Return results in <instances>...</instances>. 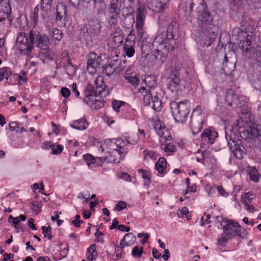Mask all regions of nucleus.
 <instances>
[{"mask_svg":"<svg viewBox=\"0 0 261 261\" xmlns=\"http://www.w3.org/2000/svg\"><path fill=\"white\" fill-rule=\"evenodd\" d=\"M54 3V0H41V15L43 20L46 19L48 12L51 10Z\"/></svg>","mask_w":261,"mask_h":261,"instance_id":"nucleus-17","label":"nucleus"},{"mask_svg":"<svg viewBox=\"0 0 261 261\" xmlns=\"http://www.w3.org/2000/svg\"><path fill=\"white\" fill-rule=\"evenodd\" d=\"M56 64L57 66L56 68L57 69L61 68L62 67H64L67 70L71 73H74L75 71V65L72 63L70 58H67V60L63 63L60 61L59 63H58L57 61L56 62Z\"/></svg>","mask_w":261,"mask_h":261,"instance_id":"nucleus-21","label":"nucleus"},{"mask_svg":"<svg viewBox=\"0 0 261 261\" xmlns=\"http://www.w3.org/2000/svg\"><path fill=\"white\" fill-rule=\"evenodd\" d=\"M237 98V95L234 94L233 91L231 89L227 90L225 98V103L227 106L232 107L233 101Z\"/></svg>","mask_w":261,"mask_h":261,"instance_id":"nucleus-26","label":"nucleus"},{"mask_svg":"<svg viewBox=\"0 0 261 261\" xmlns=\"http://www.w3.org/2000/svg\"><path fill=\"white\" fill-rule=\"evenodd\" d=\"M95 164L97 166H101L103 164V162L105 161L104 158H102L101 157L95 158Z\"/></svg>","mask_w":261,"mask_h":261,"instance_id":"nucleus-54","label":"nucleus"},{"mask_svg":"<svg viewBox=\"0 0 261 261\" xmlns=\"http://www.w3.org/2000/svg\"><path fill=\"white\" fill-rule=\"evenodd\" d=\"M205 190L208 196L212 197L213 194L216 192L215 188L212 187L210 185H206L205 187Z\"/></svg>","mask_w":261,"mask_h":261,"instance_id":"nucleus-46","label":"nucleus"},{"mask_svg":"<svg viewBox=\"0 0 261 261\" xmlns=\"http://www.w3.org/2000/svg\"><path fill=\"white\" fill-rule=\"evenodd\" d=\"M164 254L162 256V257L165 260H168L170 256V254L169 253V251L168 249H164Z\"/></svg>","mask_w":261,"mask_h":261,"instance_id":"nucleus-60","label":"nucleus"},{"mask_svg":"<svg viewBox=\"0 0 261 261\" xmlns=\"http://www.w3.org/2000/svg\"><path fill=\"white\" fill-rule=\"evenodd\" d=\"M101 23L99 19L94 17L88 20V28L84 26L81 30V33H83V36L87 37L89 35H97L100 32Z\"/></svg>","mask_w":261,"mask_h":261,"instance_id":"nucleus-10","label":"nucleus"},{"mask_svg":"<svg viewBox=\"0 0 261 261\" xmlns=\"http://www.w3.org/2000/svg\"><path fill=\"white\" fill-rule=\"evenodd\" d=\"M124 103V102H123L122 101L115 100L112 101V106L113 109L115 111L119 112L120 108Z\"/></svg>","mask_w":261,"mask_h":261,"instance_id":"nucleus-39","label":"nucleus"},{"mask_svg":"<svg viewBox=\"0 0 261 261\" xmlns=\"http://www.w3.org/2000/svg\"><path fill=\"white\" fill-rule=\"evenodd\" d=\"M34 220L33 218H30L28 220V226L32 230H36V226L34 223Z\"/></svg>","mask_w":261,"mask_h":261,"instance_id":"nucleus-56","label":"nucleus"},{"mask_svg":"<svg viewBox=\"0 0 261 261\" xmlns=\"http://www.w3.org/2000/svg\"><path fill=\"white\" fill-rule=\"evenodd\" d=\"M69 250V247L68 246L67 247L61 250L59 253V256L58 258L56 257H54V259L55 260H61L63 258H65L67 257L68 252Z\"/></svg>","mask_w":261,"mask_h":261,"instance_id":"nucleus-37","label":"nucleus"},{"mask_svg":"<svg viewBox=\"0 0 261 261\" xmlns=\"http://www.w3.org/2000/svg\"><path fill=\"white\" fill-rule=\"evenodd\" d=\"M87 70L91 74L96 72V69L100 65L102 59L100 56L97 55L95 53L92 52L87 56Z\"/></svg>","mask_w":261,"mask_h":261,"instance_id":"nucleus-11","label":"nucleus"},{"mask_svg":"<svg viewBox=\"0 0 261 261\" xmlns=\"http://www.w3.org/2000/svg\"><path fill=\"white\" fill-rule=\"evenodd\" d=\"M167 162L164 158H160L159 161L155 165V168L159 173L162 174L164 173L166 167Z\"/></svg>","mask_w":261,"mask_h":261,"instance_id":"nucleus-27","label":"nucleus"},{"mask_svg":"<svg viewBox=\"0 0 261 261\" xmlns=\"http://www.w3.org/2000/svg\"><path fill=\"white\" fill-rule=\"evenodd\" d=\"M222 221L225 223L222 227L224 235L228 236V238L233 239L235 237L245 239L248 232L245 228H242L238 222L233 220L221 217Z\"/></svg>","mask_w":261,"mask_h":261,"instance_id":"nucleus-7","label":"nucleus"},{"mask_svg":"<svg viewBox=\"0 0 261 261\" xmlns=\"http://www.w3.org/2000/svg\"><path fill=\"white\" fill-rule=\"evenodd\" d=\"M195 122L194 121L193 118L192 117L190 125L191 127V129L193 134H197L202 128L203 127V120L201 119L200 121L198 123V126H196Z\"/></svg>","mask_w":261,"mask_h":261,"instance_id":"nucleus-29","label":"nucleus"},{"mask_svg":"<svg viewBox=\"0 0 261 261\" xmlns=\"http://www.w3.org/2000/svg\"><path fill=\"white\" fill-rule=\"evenodd\" d=\"M9 127L11 131H15L16 133L19 130V126L18 125L17 122L15 121L10 122L9 124Z\"/></svg>","mask_w":261,"mask_h":261,"instance_id":"nucleus-43","label":"nucleus"},{"mask_svg":"<svg viewBox=\"0 0 261 261\" xmlns=\"http://www.w3.org/2000/svg\"><path fill=\"white\" fill-rule=\"evenodd\" d=\"M49 40L47 36L37 30H31L29 34L20 32L17 34L16 47L21 55L31 57L35 45L42 50L49 48Z\"/></svg>","mask_w":261,"mask_h":261,"instance_id":"nucleus-3","label":"nucleus"},{"mask_svg":"<svg viewBox=\"0 0 261 261\" xmlns=\"http://www.w3.org/2000/svg\"><path fill=\"white\" fill-rule=\"evenodd\" d=\"M127 203L123 201H119L115 205L114 209L117 211H121L126 207Z\"/></svg>","mask_w":261,"mask_h":261,"instance_id":"nucleus-40","label":"nucleus"},{"mask_svg":"<svg viewBox=\"0 0 261 261\" xmlns=\"http://www.w3.org/2000/svg\"><path fill=\"white\" fill-rule=\"evenodd\" d=\"M124 239L126 240V246H129L135 243L136 238L133 233H128L124 236Z\"/></svg>","mask_w":261,"mask_h":261,"instance_id":"nucleus-31","label":"nucleus"},{"mask_svg":"<svg viewBox=\"0 0 261 261\" xmlns=\"http://www.w3.org/2000/svg\"><path fill=\"white\" fill-rule=\"evenodd\" d=\"M44 149H51V152L53 154H59L61 153L63 149V146L62 145H57L51 141H45L43 146Z\"/></svg>","mask_w":261,"mask_h":261,"instance_id":"nucleus-18","label":"nucleus"},{"mask_svg":"<svg viewBox=\"0 0 261 261\" xmlns=\"http://www.w3.org/2000/svg\"><path fill=\"white\" fill-rule=\"evenodd\" d=\"M13 74L12 70L7 67H4L0 69V81L4 79L8 80L10 76Z\"/></svg>","mask_w":261,"mask_h":261,"instance_id":"nucleus-28","label":"nucleus"},{"mask_svg":"<svg viewBox=\"0 0 261 261\" xmlns=\"http://www.w3.org/2000/svg\"><path fill=\"white\" fill-rule=\"evenodd\" d=\"M41 229L42 230L44 238H47L48 240H51L53 238V236L51 234V227L50 226H43L41 227Z\"/></svg>","mask_w":261,"mask_h":261,"instance_id":"nucleus-34","label":"nucleus"},{"mask_svg":"<svg viewBox=\"0 0 261 261\" xmlns=\"http://www.w3.org/2000/svg\"><path fill=\"white\" fill-rule=\"evenodd\" d=\"M67 13V7L65 5L61 4L57 6L56 23L59 27H64L66 25Z\"/></svg>","mask_w":261,"mask_h":261,"instance_id":"nucleus-14","label":"nucleus"},{"mask_svg":"<svg viewBox=\"0 0 261 261\" xmlns=\"http://www.w3.org/2000/svg\"><path fill=\"white\" fill-rule=\"evenodd\" d=\"M153 126L158 135L161 138L164 139L165 142L172 139V136L170 132L166 128L164 124L160 120L154 122Z\"/></svg>","mask_w":261,"mask_h":261,"instance_id":"nucleus-15","label":"nucleus"},{"mask_svg":"<svg viewBox=\"0 0 261 261\" xmlns=\"http://www.w3.org/2000/svg\"><path fill=\"white\" fill-rule=\"evenodd\" d=\"M254 195L250 192L246 193L244 195V199L248 202H251L254 197Z\"/></svg>","mask_w":261,"mask_h":261,"instance_id":"nucleus-53","label":"nucleus"},{"mask_svg":"<svg viewBox=\"0 0 261 261\" xmlns=\"http://www.w3.org/2000/svg\"><path fill=\"white\" fill-rule=\"evenodd\" d=\"M83 158L88 167L94 164L95 162V157L90 153H87L83 155Z\"/></svg>","mask_w":261,"mask_h":261,"instance_id":"nucleus-35","label":"nucleus"},{"mask_svg":"<svg viewBox=\"0 0 261 261\" xmlns=\"http://www.w3.org/2000/svg\"><path fill=\"white\" fill-rule=\"evenodd\" d=\"M83 101L92 110H98L104 106L103 97L109 94V89L101 77H97L94 84L89 83L84 91Z\"/></svg>","mask_w":261,"mask_h":261,"instance_id":"nucleus-4","label":"nucleus"},{"mask_svg":"<svg viewBox=\"0 0 261 261\" xmlns=\"http://www.w3.org/2000/svg\"><path fill=\"white\" fill-rule=\"evenodd\" d=\"M21 74H14L13 76L16 79H19L20 81H22L23 82H27V77H26V73L24 71L21 70Z\"/></svg>","mask_w":261,"mask_h":261,"instance_id":"nucleus-44","label":"nucleus"},{"mask_svg":"<svg viewBox=\"0 0 261 261\" xmlns=\"http://www.w3.org/2000/svg\"><path fill=\"white\" fill-rule=\"evenodd\" d=\"M251 36H249L248 35L247 36L246 40L244 41L243 43V47H244V46H249L251 45Z\"/></svg>","mask_w":261,"mask_h":261,"instance_id":"nucleus-62","label":"nucleus"},{"mask_svg":"<svg viewBox=\"0 0 261 261\" xmlns=\"http://www.w3.org/2000/svg\"><path fill=\"white\" fill-rule=\"evenodd\" d=\"M67 58H70L68 55V53L66 50H63L61 54V60H64L65 61Z\"/></svg>","mask_w":261,"mask_h":261,"instance_id":"nucleus-57","label":"nucleus"},{"mask_svg":"<svg viewBox=\"0 0 261 261\" xmlns=\"http://www.w3.org/2000/svg\"><path fill=\"white\" fill-rule=\"evenodd\" d=\"M170 108L172 114L176 122L185 123L188 115L190 112V103L187 99H185L178 102L175 101L170 103Z\"/></svg>","mask_w":261,"mask_h":261,"instance_id":"nucleus-8","label":"nucleus"},{"mask_svg":"<svg viewBox=\"0 0 261 261\" xmlns=\"http://www.w3.org/2000/svg\"><path fill=\"white\" fill-rule=\"evenodd\" d=\"M152 255L153 257L156 259L160 258L161 256V254L159 252V250L155 248H153L152 249Z\"/></svg>","mask_w":261,"mask_h":261,"instance_id":"nucleus-55","label":"nucleus"},{"mask_svg":"<svg viewBox=\"0 0 261 261\" xmlns=\"http://www.w3.org/2000/svg\"><path fill=\"white\" fill-rule=\"evenodd\" d=\"M152 10L159 16V24L162 27H167L166 32L159 34L154 39L152 43H147L146 41L141 43V53L147 56L151 54V46L155 45L154 56L155 59L161 61L165 60L170 50L174 48L176 37L177 35V25L175 21L168 14L169 10L170 0H149Z\"/></svg>","mask_w":261,"mask_h":261,"instance_id":"nucleus-1","label":"nucleus"},{"mask_svg":"<svg viewBox=\"0 0 261 261\" xmlns=\"http://www.w3.org/2000/svg\"><path fill=\"white\" fill-rule=\"evenodd\" d=\"M86 255L87 261H93L97 258L98 253L96 250V245L95 244L89 246L87 250Z\"/></svg>","mask_w":261,"mask_h":261,"instance_id":"nucleus-23","label":"nucleus"},{"mask_svg":"<svg viewBox=\"0 0 261 261\" xmlns=\"http://www.w3.org/2000/svg\"><path fill=\"white\" fill-rule=\"evenodd\" d=\"M146 9L144 7H139L136 12V28L139 41L141 43L146 41L147 34L144 30V20L146 17Z\"/></svg>","mask_w":261,"mask_h":261,"instance_id":"nucleus-9","label":"nucleus"},{"mask_svg":"<svg viewBox=\"0 0 261 261\" xmlns=\"http://www.w3.org/2000/svg\"><path fill=\"white\" fill-rule=\"evenodd\" d=\"M217 189L219 193V194L222 196H227L228 194L226 193L225 190L223 189L222 186H218L217 187Z\"/></svg>","mask_w":261,"mask_h":261,"instance_id":"nucleus-52","label":"nucleus"},{"mask_svg":"<svg viewBox=\"0 0 261 261\" xmlns=\"http://www.w3.org/2000/svg\"><path fill=\"white\" fill-rule=\"evenodd\" d=\"M70 125L74 129L82 130L86 129L88 127V123L86 119L81 118L73 121Z\"/></svg>","mask_w":261,"mask_h":261,"instance_id":"nucleus-20","label":"nucleus"},{"mask_svg":"<svg viewBox=\"0 0 261 261\" xmlns=\"http://www.w3.org/2000/svg\"><path fill=\"white\" fill-rule=\"evenodd\" d=\"M71 90L75 96L77 97L80 96V92L77 89V85L75 83H73L71 85Z\"/></svg>","mask_w":261,"mask_h":261,"instance_id":"nucleus-51","label":"nucleus"},{"mask_svg":"<svg viewBox=\"0 0 261 261\" xmlns=\"http://www.w3.org/2000/svg\"><path fill=\"white\" fill-rule=\"evenodd\" d=\"M61 93L62 96L65 98H67L70 96V91L68 88L63 87L61 90Z\"/></svg>","mask_w":261,"mask_h":261,"instance_id":"nucleus-49","label":"nucleus"},{"mask_svg":"<svg viewBox=\"0 0 261 261\" xmlns=\"http://www.w3.org/2000/svg\"><path fill=\"white\" fill-rule=\"evenodd\" d=\"M248 169L250 179L255 182H258L261 175L259 173L256 167L255 166H248Z\"/></svg>","mask_w":261,"mask_h":261,"instance_id":"nucleus-24","label":"nucleus"},{"mask_svg":"<svg viewBox=\"0 0 261 261\" xmlns=\"http://www.w3.org/2000/svg\"><path fill=\"white\" fill-rule=\"evenodd\" d=\"M142 253L143 248H141L140 249L138 246H135L133 248L132 254L133 257L137 258L140 257L142 254Z\"/></svg>","mask_w":261,"mask_h":261,"instance_id":"nucleus-38","label":"nucleus"},{"mask_svg":"<svg viewBox=\"0 0 261 261\" xmlns=\"http://www.w3.org/2000/svg\"><path fill=\"white\" fill-rule=\"evenodd\" d=\"M81 2L83 3V6L84 7L88 8L91 5L95 6L97 3L96 0H82Z\"/></svg>","mask_w":261,"mask_h":261,"instance_id":"nucleus-41","label":"nucleus"},{"mask_svg":"<svg viewBox=\"0 0 261 261\" xmlns=\"http://www.w3.org/2000/svg\"><path fill=\"white\" fill-rule=\"evenodd\" d=\"M138 172L142 173V177L143 178V179L151 177L150 173L144 169H139Z\"/></svg>","mask_w":261,"mask_h":261,"instance_id":"nucleus-50","label":"nucleus"},{"mask_svg":"<svg viewBox=\"0 0 261 261\" xmlns=\"http://www.w3.org/2000/svg\"><path fill=\"white\" fill-rule=\"evenodd\" d=\"M118 225H118V220H117V219L116 218H115L113 220L112 224L110 226V229L111 230H112V229H114L116 228V227L118 228Z\"/></svg>","mask_w":261,"mask_h":261,"instance_id":"nucleus-63","label":"nucleus"},{"mask_svg":"<svg viewBox=\"0 0 261 261\" xmlns=\"http://www.w3.org/2000/svg\"><path fill=\"white\" fill-rule=\"evenodd\" d=\"M120 8V3L119 0H112L109 8V23L115 24L117 22Z\"/></svg>","mask_w":261,"mask_h":261,"instance_id":"nucleus-13","label":"nucleus"},{"mask_svg":"<svg viewBox=\"0 0 261 261\" xmlns=\"http://www.w3.org/2000/svg\"><path fill=\"white\" fill-rule=\"evenodd\" d=\"M218 136V133L214 129L208 128L204 129L201 134V140L204 143L205 142L210 144H212L214 142L215 138Z\"/></svg>","mask_w":261,"mask_h":261,"instance_id":"nucleus-16","label":"nucleus"},{"mask_svg":"<svg viewBox=\"0 0 261 261\" xmlns=\"http://www.w3.org/2000/svg\"><path fill=\"white\" fill-rule=\"evenodd\" d=\"M71 5L74 8H77L79 6L81 0H68Z\"/></svg>","mask_w":261,"mask_h":261,"instance_id":"nucleus-61","label":"nucleus"},{"mask_svg":"<svg viewBox=\"0 0 261 261\" xmlns=\"http://www.w3.org/2000/svg\"><path fill=\"white\" fill-rule=\"evenodd\" d=\"M254 58L257 65L261 67V49L256 51Z\"/></svg>","mask_w":261,"mask_h":261,"instance_id":"nucleus-45","label":"nucleus"},{"mask_svg":"<svg viewBox=\"0 0 261 261\" xmlns=\"http://www.w3.org/2000/svg\"><path fill=\"white\" fill-rule=\"evenodd\" d=\"M37 261H51L48 256H39Z\"/></svg>","mask_w":261,"mask_h":261,"instance_id":"nucleus-64","label":"nucleus"},{"mask_svg":"<svg viewBox=\"0 0 261 261\" xmlns=\"http://www.w3.org/2000/svg\"><path fill=\"white\" fill-rule=\"evenodd\" d=\"M128 41L126 39V43L124 45L123 50L125 54L129 58L133 57L135 54V49L134 45L135 42L134 41H129L127 43Z\"/></svg>","mask_w":261,"mask_h":261,"instance_id":"nucleus-25","label":"nucleus"},{"mask_svg":"<svg viewBox=\"0 0 261 261\" xmlns=\"http://www.w3.org/2000/svg\"><path fill=\"white\" fill-rule=\"evenodd\" d=\"M30 206L37 215L41 211L42 204L37 201H33L30 203Z\"/></svg>","mask_w":261,"mask_h":261,"instance_id":"nucleus-33","label":"nucleus"},{"mask_svg":"<svg viewBox=\"0 0 261 261\" xmlns=\"http://www.w3.org/2000/svg\"><path fill=\"white\" fill-rule=\"evenodd\" d=\"M164 150L167 153L174 152L176 150V146L175 145L174 142H171L166 143Z\"/></svg>","mask_w":261,"mask_h":261,"instance_id":"nucleus-36","label":"nucleus"},{"mask_svg":"<svg viewBox=\"0 0 261 261\" xmlns=\"http://www.w3.org/2000/svg\"><path fill=\"white\" fill-rule=\"evenodd\" d=\"M110 140L109 146L112 150L110 151L109 155L104 158L105 161L109 163H119L123 160L128 152L125 146L128 144L136 143V141L131 143L127 139L125 142L121 139H112Z\"/></svg>","mask_w":261,"mask_h":261,"instance_id":"nucleus-6","label":"nucleus"},{"mask_svg":"<svg viewBox=\"0 0 261 261\" xmlns=\"http://www.w3.org/2000/svg\"><path fill=\"white\" fill-rule=\"evenodd\" d=\"M118 229L122 231L128 232L130 230V228L125 225L121 224L118 225Z\"/></svg>","mask_w":261,"mask_h":261,"instance_id":"nucleus-58","label":"nucleus"},{"mask_svg":"<svg viewBox=\"0 0 261 261\" xmlns=\"http://www.w3.org/2000/svg\"><path fill=\"white\" fill-rule=\"evenodd\" d=\"M119 65V61L118 60H114L108 65H106L103 69V73L107 76H109L116 70L117 66L115 64Z\"/></svg>","mask_w":261,"mask_h":261,"instance_id":"nucleus-22","label":"nucleus"},{"mask_svg":"<svg viewBox=\"0 0 261 261\" xmlns=\"http://www.w3.org/2000/svg\"><path fill=\"white\" fill-rule=\"evenodd\" d=\"M188 12L197 14L198 24L204 34L203 43L207 46H210L217 38L221 20L218 16H211L207 11L204 0H191Z\"/></svg>","mask_w":261,"mask_h":261,"instance_id":"nucleus-2","label":"nucleus"},{"mask_svg":"<svg viewBox=\"0 0 261 261\" xmlns=\"http://www.w3.org/2000/svg\"><path fill=\"white\" fill-rule=\"evenodd\" d=\"M154 76H148L144 80L147 86L142 87L139 90L143 96L144 106H151L152 109L156 112H160L162 109L161 99L156 93L154 94V88L157 83Z\"/></svg>","mask_w":261,"mask_h":261,"instance_id":"nucleus-5","label":"nucleus"},{"mask_svg":"<svg viewBox=\"0 0 261 261\" xmlns=\"http://www.w3.org/2000/svg\"><path fill=\"white\" fill-rule=\"evenodd\" d=\"M235 64V63L232 62H229L226 55L225 54L222 69L226 75L230 74L236 68Z\"/></svg>","mask_w":261,"mask_h":261,"instance_id":"nucleus-19","label":"nucleus"},{"mask_svg":"<svg viewBox=\"0 0 261 261\" xmlns=\"http://www.w3.org/2000/svg\"><path fill=\"white\" fill-rule=\"evenodd\" d=\"M143 153L145 160H147L148 158L154 160L156 159L157 154L154 151L145 149L143 151Z\"/></svg>","mask_w":261,"mask_h":261,"instance_id":"nucleus-32","label":"nucleus"},{"mask_svg":"<svg viewBox=\"0 0 261 261\" xmlns=\"http://www.w3.org/2000/svg\"><path fill=\"white\" fill-rule=\"evenodd\" d=\"M51 36L53 39L59 41L63 38V34L60 30L54 28L52 30Z\"/></svg>","mask_w":261,"mask_h":261,"instance_id":"nucleus-30","label":"nucleus"},{"mask_svg":"<svg viewBox=\"0 0 261 261\" xmlns=\"http://www.w3.org/2000/svg\"><path fill=\"white\" fill-rule=\"evenodd\" d=\"M168 88L172 92H177L180 90V79L178 69H172L170 70Z\"/></svg>","mask_w":261,"mask_h":261,"instance_id":"nucleus-12","label":"nucleus"},{"mask_svg":"<svg viewBox=\"0 0 261 261\" xmlns=\"http://www.w3.org/2000/svg\"><path fill=\"white\" fill-rule=\"evenodd\" d=\"M128 82L134 85H138L139 84L140 80L136 76H130L128 78Z\"/></svg>","mask_w":261,"mask_h":261,"instance_id":"nucleus-47","label":"nucleus"},{"mask_svg":"<svg viewBox=\"0 0 261 261\" xmlns=\"http://www.w3.org/2000/svg\"><path fill=\"white\" fill-rule=\"evenodd\" d=\"M222 237L218 239V243L221 246H224L225 243L229 240H231L228 238V236L224 235V232L221 234Z\"/></svg>","mask_w":261,"mask_h":261,"instance_id":"nucleus-42","label":"nucleus"},{"mask_svg":"<svg viewBox=\"0 0 261 261\" xmlns=\"http://www.w3.org/2000/svg\"><path fill=\"white\" fill-rule=\"evenodd\" d=\"M39 6H37L34 10L33 19L34 23H37V20L39 19Z\"/></svg>","mask_w":261,"mask_h":261,"instance_id":"nucleus-48","label":"nucleus"},{"mask_svg":"<svg viewBox=\"0 0 261 261\" xmlns=\"http://www.w3.org/2000/svg\"><path fill=\"white\" fill-rule=\"evenodd\" d=\"M102 235H103V233L99 230V228H97L95 233V236L96 237V241L97 242L103 241V240H100L99 239V237Z\"/></svg>","mask_w":261,"mask_h":261,"instance_id":"nucleus-59","label":"nucleus"}]
</instances>
